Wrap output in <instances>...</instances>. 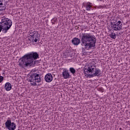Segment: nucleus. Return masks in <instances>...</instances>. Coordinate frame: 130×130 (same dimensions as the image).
<instances>
[{
	"label": "nucleus",
	"instance_id": "nucleus-22",
	"mask_svg": "<svg viewBox=\"0 0 130 130\" xmlns=\"http://www.w3.org/2000/svg\"><path fill=\"white\" fill-rule=\"evenodd\" d=\"M100 7H101V8H103V9H104V8H105V6H101Z\"/></svg>",
	"mask_w": 130,
	"mask_h": 130
},
{
	"label": "nucleus",
	"instance_id": "nucleus-17",
	"mask_svg": "<svg viewBox=\"0 0 130 130\" xmlns=\"http://www.w3.org/2000/svg\"><path fill=\"white\" fill-rule=\"evenodd\" d=\"M115 24L117 27H118V28H120L121 30L122 29V24H119L116 22H115Z\"/></svg>",
	"mask_w": 130,
	"mask_h": 130
},
{
	"label": "nucleus",
	"instance_id": "nucleus-3",
	"mask_svg": "<svg viewBox=\"0 0 130 130\" xmlns=\"http://www.w3.org/2000/svg\"><path fill=\"white\" fill-rule=\"evenodd\" d=\"M85 75H87L91 78L93 77H99L101 75V70L97 68L94 64H90L87 67L85 66L84 68Z\"/></svg>",
	"mask_w": 130,
	"mask_h": 130
},
{
	"label": "nucleus",
	"instance_id": "nucleus-2",
	"mask_svg": "<svg viewBox=\"0 0 130 130\" xmlns=\"http://www.w3.org/2000/svg\"><path fill=\"white\" fill-rule=\"evenodd\" d=\"M39 57V55L37 52H33L25 54L19 59V66L21 68L23 67H31L36 63V59Z\"/></svg>",
	"mask_w": 130,
	"mask_h": 130
},
{
	"label": "nucleus",
	"instance_id": "nucleus-13",
	"mask_svg": "<svg viewBox=\"0 0 130 130\" xmlns=\"http://www.w3.org/2000/svg\"><path fill=\"white\" fill-rule=\"evenodd\" d=\"M38 35V34L37 32L34 31V30H30L29 31V36L30 37H34L35 36H37Z\"/></svg>",
	"mask_w": 130,
	"mask_h": 130
},
{
	"label": "nucleus",
	"instance_id": "nucleus-4",
	"mask_svg": "<svg viewBox=\"0 0 130 130\" xmlns=\"http://www.w3.org/2000/svg\"><path fill=\"white\" fill-rule=\"evenodd\" d=\"M13 25L12 20L6 17L3 18L0 22V32H2L6 34L10 30Z\"/></svg>",
	"mask_w": 130,
	"mask_h": 130
},
{
	"label": "nucleus",
	"instance_id": "nucleus-24",
	"mask_svg": "<svg viewBox=\"0 0 130 130\" xmlns=\"http://www.w3.org/2000/svg\"><path fill=\"white\" fill-rule=\"evenodd\" d=\"M68 57V56H67L66 57Z\"/></svg>",
	"mask_w": 130,
	"mask_h": 130
},
{
	"label": "nucleus",
	"instance_id": "nucleus-12",
	"mask_svg": "<svg viewBox=\"0 0 130 130\" xmlns=\"http://www.w3.org/2000/svg\"><path fill=\"white\" fill-rule=\"evenodd\" d=\"M85 8H86V11H90L92 9V3L88 2L84 5Z\"/></svg>",
	"mask_w": 130,
	"mask_h": 130
},
{
	"label": "nucleus",
	"instance_id": "nucleus-6",
	"mask_svg": "<svg viewBox=\"0 0 130 130\" xmlns=\"http://www.w3.org/2000/svg\"><path fill=\"white\" fill-rule=\"evenodd\" d=\"M5 126L7 129L9 130H15L17 128L16 123L14 122H12V120L8 118L6 122H5Z\"/></svg>",
	"mask_w": 130,
	"mask_h": 130
},
{
	"label": "nucleus",
	"instance_id": "nucleus-15",
	"mask_svg": "<svg viewBox=\"0 0 130 130\" xmlns=\"http://www.w3.org/2000/svg\"><path fill=\"white\" fill-rule=\"evenodd\" d=\"M31 38H32V42H37L38 41V39H39L38 38V35H37L36 36L31 37Z\"/></svg>",
	"mask_w": 130,
	"mask_h": 130
},
{
	"label": "nucleus",
	"instance_id": "nucleus-8",
	"mask_svg": "<svg viewBox=\"0 0 130 130\" xmlns=\"http://www.w3.org/2000/svg\"><path fill=\"white\" fill-rule=\"evenodd\" d=\"M53 80V77H52V75L50 73L47 74L45 76V81L47 82V83H50Z\"/></svg>",
	"mask_w": 130,
	"mask_h": 130
},
{
	"label": "nucleus",
	"instance_id": "nucleus-10",
	"mask_svg": "<svg viewBox=\"0 0 130 130\" xmlns=\"http://www.w3.org/2000/svg\"><path fill=\"white\" fill-rule=\"evenodd\" d=\"M110 25L111 26V28H112V29L114 31H120V30H121L120 27H118L115 25V22H111Z\"/></svg>",
	"mask_w": 130,
	"mask_h": 130
},
{
	"label": "nucleus",
	"instance_id": "nucleus-5",
	"mask_svg": "<svg viewBox=\"0 0 130 130\" xmlns=\"http://www.w3.org/2000/svg\"><path fill=\"white\" fill-rule=\"evenodd\" d=\"M29 82L31 86H37L36 83H40L41 82V77L40 74L38 73H32L29 78Z\"/></svg>",
	"mask_w": 130,
	"mask_h": 130
},
{
	"label": "nucleus",
	"instance_id": "nucleus-7",
	"mask_svg": "<svg viewBox=\"0 0 130 130\" xmlns=\"http://www.w3.org/2000/svg\"><path fill=\"white\" fill-rule=\"evenodd\" d=\"M62 78L63 79H70V78H72V76L70 75V72H69V70L67 69H64L63 70V72L62 73Z\"/></svg>",
	"mask_w": 130,
	"mask_h": 130
},
{
	"label": "nucleus",
	"instance_id": "nucleus-18",
	"mask_svg": "<svg viewBox=\"0 0 130 130\" xmlns=\"http://www.w3.org/2000/svg\"><path fill=\"white\" fill-rule=\"evenodd\" d=\"M57 22V18H54L51 20V23H52V25H54L55 23Z\"/></svg>",
	"mask_w": 130,
	"mask_h": 130
},
{
	"label": "nucleus",
	"instance_id": "nucleus-20",
	"mask_svg": "<svg viewBox=\"0 0 130 130\" xmlns=\"http://www.w3.org/2000/svg\"><path fill=\"white\" fill-rule=\"evenodd\" d=\"M4 81V77L0 76V83H2Z\"/></svg>",
	"mask_w": 130,
	"mask_h": 130
},
{
	"label": "nucleus",
	"instance_id": "nucleus-9",
	"mask_svg": "<svg viewBox=\"0 0 130 130\" xmlns=\"http://www.w3.org/2000/svg\"><path fill=\"white\" fill-rule=\"evenodd\" d=\"M72 44L76 46H78L81 43V39L78 38H74L72 41Z\"/></svg>",
	"mask_w": 130,
	"mask_h": 130
},
{
	"label": "nucleus",
	"instance_id": "nucleus-16",
	"mask_svg": "<svg viewBox=\"0 0 130 130\" xmlns=\"http://www.w3.org/2000/svg\"><path fill=\"white\" fill-rule=\"evenodd\" d=\"M109 36L110 38H112V39H115V38H116V35L114 32H111L109 35Z\"/></svg>",
	"mask_w": 130,
	"mask_h": 130
},
{
	"label": "nucleus",
	"instance_id": "nucleus-19",
	"mask_svg": "<svg viewBox=\"0 0 130 130\" xmlns=\"http://www.w3.org/2000/svg\"><path fill=\"white\" fill-rule=\"evenodd\" d=\"M0 10H3V11H6V7L5 6H3V5H0Z\"/></svg>",
	"mask_w": 130,
	"mask_h": 130
},
{
	"label": "nucleus",
	"instance_id": "nucleus-21",
	"mask_svg": "<svg viewBox=\"0 0 130 130\" xmlns=\"http://www.w3.org/2000/svg\"><path fill=\"white\" fill-rule=\"evenodd\" d=\"M118 24H119V25H121V21H118L117 22Z\"/></svg>",
	"mask_w": 130,
	"mask_h": 130
},
{
	"label": "nucleus",
	"instance_id": "nucleus-14",
	"mask_svg": "<svg viewBox=\"0 0 130 130\" xmlns=\"http://www.w3.org/2000/svg\"><path fill=\"white\" fill-rule=\"evenodd\" d=\"M69 71H70V73H71V74H72V75L75 76V74H76V69H75V68L71 67L70 68Z\"/></svg>",
	"mask_w": 130,
	"mask_h": 130
},
{
	"label": "nucleus",
	"instance_id": "nucleus-11",
	"mask_svg": "<svg viewBox=\"0 0 130 130\" xmlns=\"http://www.w3.org/2000/svg\"><path fill=\"white\" fill-rule=\"evenodd\" d=\"M4 88L6 91H11L12 90V84L10 82H7L5 85Z\"/></svg>",
	"mask_w": 130,
	"mask_h": 130
},
{
	"label": "nucleus",
	"instance_id": "nucleus-1",
	"mask_svg": "<svg viewBox=\"0 0 130 130\" xmlns=\"http://www.w3.org/2000/svg\"><path fill=\"white\" fill-rule=\"evenodd\" d=\"M80 37L81 45L84 47V48H82L83 51L85 49L90 50L96 46V37L95 36H92L90 33H82Z\"/></svg>",
	"mask_w": 130,
	"mask_h": 130
},
{
	"label": "nucleus",
	"instance_id": "nucleus-23",
	"mask_svg": "<svg viewBox=\"0 0 130 130\" xmlns=\"http://www.w3.org/2000/svg\"><path fill=\"white\" fill-rule=\"evenodd\" d=\"M0 12H4V9H0Z\"/></svg>",
	"mask_w": 130,
	"mask_h": 130
}]
</instances>
